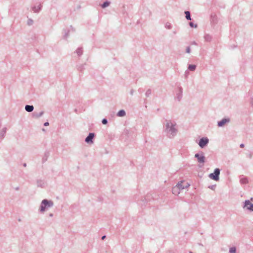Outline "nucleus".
Wrapping results in <instances>:
<instances>
[{
	"mask_svg": "<svg viewBox=\"0 0 253 253\" xmlns=\"http://www.w3.org/2000/svg\"><path fill=\"white\" fill-rule=\"evenodd\" d=\"M83 52V48L82 47H79L76 50V53L78 56H81L82 55Z\"/></svg>",
	"mask_w": 253,
	"mask_h": 253,
	"instance_id": "2eb2a0df",
	"label": "nucleus"
},
{
	"mask_svg": "<svg viewBox=\"0 0 253 253\" xmlns=\"http://www.w3.org/2000/svg\"><path fill=\"white\" fill-rule=\"evenodd\" d=\"M110 4V2H109V1H105L104 2L102 5H101V7L103 8H104L107 6H108Z\"/></svg>",
	"mask_w": 253,
	"mask_h": 253,
	"instance_id": "4be33fe9",
	"label": "nucleus"
},
{
	"mask_svg": "<svg viewBox=\"0 0 253 253\" xmlns=\"http://www.w3.org/2000/svg\"><path fill=\"white\" fill-rule=\"evenodd\" d=\"M105 238H106V236H105V235H104V236H103L102 237L101 239H102V240H104Z\"/></svg>",
	"mask_w": 253,
	"mask_h": 253,
	"instance_id": "2f4dec72",
	"label": "nucleus"
},
{
	"mask_svg": "<svg viewBox=\"0 0 253 253\" xmlns=\"http://www.w3.org/2000/svg\"><path fill=\"white\" fill-rule=\"evenodd\" d=\"M204 39L207 42H210L211 41L212 38L210 35L207 34L205 36Z\"/></svg>",
	"mask_w": 253,
	"mask_h": 253,
	"instance_id": "f3484780",
	"label": "nucleus"
},
{
	"mask_svg": "<svg viewBox=\"0 0 253 253\" xmlns=\"http://www.w3.org/2000/svg\"><path fill=\"white\" fill-rule=\"evenodd\" d=\"M14 189L16 190V191H18L19 190V187H16L14 188Z\"/></svg>",
	"mask_w": 253,
	"mask_h": 253,
	"instance_id": "c756f323",
	"label": "nucleus"
},
{
	"mask_svg": "<svg viewBox=\"0 0 253 253\" xmlns=\"http://www.w3.org/2000/svg\"><path fill=\"white\" fill-rule=\"evenodd\" d=\"M189 25L191 27L196 28L197 27V25L196 24H194L193 22H190Z\"/></svg>",
	"mask_w": 253,
	"mask_h": 253,
	"instance_id": "393cba45",
	"label": "nucleus"
},
{
	"mask_svg": "<svg viewBox=\"0 0 253 253\" xmlns=\"http://www.w3.org/2000/svg\"><path fill=\"white\" fill-rule=\"evenodd\" d=\"M107 120L106 119H103L102 120V123L103 125H106L107 124Z\"/></svg>",
	"mask_w": 253,
	"mask_h": 253,
	"instance_id": "bb28decb",
	"label": "nucleus"
},
{
	"mask_svg": "<svg viewBox=\"0 0 253 253\" xmlns=\"http://www.w3.org/2000/svg\"><path fill=\"white\" fill-rule=\"evenodd\" d=\"M49 216L50 217H52V216H53V214H52V213H50V214H49Z\"/></svg>",
	"mask_w": 253,
	"mask_h": 253,
	"instance_id": "473e14b6",
	"label": "nucleus"
},
{
	"mask_svg": "<svg viewBox=\"0 0 253 253\" xmlns=\"http://www.w3.org/2000/svg\"><path fill=\"white\" fill-rule=\"evenodd\" d=\"M183 88L181 86H177L175 92V98L177 101H180L182 98Z\"/></svg>",
	"mask_w": 253,
	"mask_h": 253,
	"instance_id": "423d86ee",
	"label": "nucleus"
},
{
	"mask_svg": "<svg viewBox=\"0 0 253 253\" xmlns=\"http://www.w3.org/2000/svg\"><path fill=\"white\" fill-rule=\"evenodd\" d=\"M189 186L190 184L184 181H181L172 188V192L174 195L177 196L184 189L187 188Z\"/></svg>",
	"mask_w": 253,
	"mask_h": 253,
	"instance_id": "f03ea898",
	"label": "nucleus"
},
{
	"mask_svg": "<svg viewBox=\"0 0 253 253\" xmlns=\"http://www.w3.org/2000/svg\"><path fill=\"white\" fill-rule=\"evenodd\" d=\"M126 115V112L125 110H120L118 113H117V116L118 117H124Z\"/></svg>",
	"mask_w": 253,
	"mask_h": 253,
	"instance_id": "4468645a",
	"label": "nucleus"
},
{
	"mask_svg": "<svg viewBox=\"0 0 253 253\" xmlns=\"http://www.w3.org/2000/svg\"><path fill=\"white\" fill-rule=\"evenodd\" d=\"M188 68L191 71H194L196 68V66L195 65H189Z\"/></svg>",
	"mask_w": 253,
	"mask_h": 253,
	"instance_id": "dca6fc26",
	"label": "nucleus"
},
{
	"mask_svg": "<svg viewBox=\"0 0 253 253\" xmlns=\"http://www.w3.org/2000/svg\"><path fill=\"white\" fill-rule=\"evenodd\" d=\"M26 166V164H25L24 165V166H25V167Z\"/></svg>",
	"mask_w": 253,
	"mask_h": 253,
	"instance_id": "e433bc0d",
	"label": "nucleus"
},
{
	"mask_svg": "<svg viewBox=\"0 0 253 253\" xmlns=\"http://www.w3.org/2000/svg\"><path fill=\"white\" fill-rule=\"evenodd\" d=\"M240 182L242 184H247L248 182V179L246 177H243L240 179Z\"/></svg>",
	"mask_w": 253,
	"mask_h": 253,
	"instance_id": "a211bd4d",
	"label": "nucleus"
},
{
	"mask_svg": "<svg viewBox=\"0 0 253 253\" xmlns=\"http://www.w3.org/2000/svg\"><path fill=\"white\" fill-rule=\"evenodd\" d=\"M230 122V119L228 118H223L221 121L217 122V126L218 127H223L225 125Z\"/></svg>",
	"mask_w": 253,
	"mask_h": 253,
	"instance_id": "1a4fd4ad",
	"label": "nucleus"
},
{
	"mask_svg": "<svg viewBox=\"0 0 253 253\" xmlns=\"http://www.w3.org/2000/svg\"><path fill=\"white\" fill-rule=\"evenodd\" d=\"M195 158L197 159L198 163L201 165V166H204L206 162V157L203 152L201 151L196 153L195 155Z\"/></svg>",
	"mask_w": 253,
	"mask_h": 253,
	"instance_id": "20e7f679",
	"label": "nucleus"
},
{
	"mask_svg": "<svg viewBox=\"0 0 253 253\" xmlns=\"http://www.w3.org/2000/svg\"><path fill=\"white\" fill-rule=\"evenodd\" d=\"M173 33L174 34H176V31H173Z\"/></svg>",
	"mask_w": 253,
	"mask_h": 253,
	"instance_id": "c9c22d12",
	"label": "nucleus"
},
{
	"mask_svg": "<svg viewBox=\"0 0 253 253\" xmlns=\"http://www.w3.org/2000/svg\"><path fill=\"white\" fill-rule=\"evenodd\" d=\"M133 90H131V91H130V94H131V95H132V94H133Z\"/></svg>",
	"mask_w": 253,
	"mask_h": 253,
	"instance_id": "72a5a7b5",
	"label": "nucleus"
},
{
	"mask_svg": "<svg viewBox=\"0 0 253 253\" xmlns=\"http://www.w3.org/2000/svg\"><path fill=\"white\" fill-rule=\"evenodd\" d=\"M94 133H89L88 135L85 139V141L86 143L88 144H92L93 139L94 137Z\"/></svg>",
	"mask_w": 253,
	"mask_h": 253,
	"instance_id": "9d476101",
	"label": "nucleus"
},
{
	"mask_svg": "<svg viewBox=\"0 0 253 253\" xmlns=\"http://www.w3.org/2000/svg\"><path fill=\"white\" fill-rule=\"evenodd\" d=\"M192 44H195V45L197 44V43L195 42H194Z\"/></svg>",
	"mask_w": 253,
	"mask_h": 253,
	"instance_id": "f704fd0d",
	"label": "nucleus"
},
{
	"mask_svg": "<svg viewBox=\"0 0 253 253\" xmlns=\"http://www.w3.org/2000/svg\"><path fill=\"white\" fill-rule=\"evenodd\" d=\"M42 7V4L40 3H39L37 5L33 6L32 7V9L34 12L38 13L41 10Z\"/></svg>",
	"mask_w": 253,
	"mask_h": 253,
	"instance_id": "9b49d317",
	"label": "nucleus"
},
{
	"mask_svg": "<svg viewBox=\"0 0 253 253\" xmlns=\"http://www.w3.org/2000/svg\"><path fill=\"white\" fill-rule=\"evenodd\" d=\"M7 130L6 127H3L0 131V139H3L6 134Z\"/></svg>",
	"mask_w": 253,
	"mask_h": 253,
	"instance_id": "f8f14e48",
	"label": "nucleus"
},
{
	"mask_svg": "<svg viewBox=\"0 0 253 253\" xmlns=\"http://www.w3.org/2000/svg\"><path fill=\"white\" fill-rule=\"evenodd\" d=\"M209 142V139L207 137H202L199 140L198 144L201 148L205 147Z\"/></svg>",
	"mask_w": 253,
	"mask_h": 253,
	"instance_id": "0eeeda50",
	"label": "nucleus"
},
{
	"mask_svg": "<svg viewBox=\"0 0 253 253\" xmlns=\"http://www.w3.org/2000/svg\"><path fill=\"white\" fill-rule=\"evenodd\" d=\"M185 17L186 18V19L188 20H190L191 19V16H190V12L188 11H186L185 12Z\"/></svg>",
	"mask_w": 253,
	"mask_h": 253,
	"instance_id": "6ab92c4d",
	"label": "nucleus"
},
{
	"mask_svg": "<svg viewBox=\"0 0 253 253\" xmlns=\"http://www.w3.org/2000/svg\"><path fill=\"white\" fill-rule=\"evenodd\" d=\"M43 114V112L42 111V112H40V113H34V116L36 118H40L41 117V116H42V115Z\"/></svg>",
	"mask_w": 253,
	"mask_h": 253,
	"instance_id": "aec40b11",
	"label": "nucleus"
},
{
	"mask_svg": "<svg viewBox=\"0 0 253 253\" xmlns=\"http://www.w3.org/2000/svg\"><path fill=\"white\" fill-rule=\"evenodd\" d=\"M165 27L167 29H171L172 28V25L170 23L167 22L165 24Z\"/></svg>",
	"mask_w": 253,
	"mask_h": 253,
	"instance_id": "412c9836",
	"label": "nucleus"
},
{
	"mask_svg": "<svg viewBox=\"0 0 253 253\" xmlns=\"http://www.w3.org/2000/svg\"><path fill=\"white\" fill-rule=\"evenodd\" d=\"M229 253H236V248L235 247H233L230 248Z\"/></svg>",
	"mask_w": 253,
	"mask_h": 253,
	"instance_id": "5701e85b",
	"label": "nucleus"
},
{
	"mask_svg": "<svg viewBox=\"0 0 253 253\" xmlns=\"http://www.w3.org/2000/svg\"><path fill=\"white\" fill-rule=\"evenodd\" d=\"M49 125V123L48 122H45L44 124V126H47Z\"/></svg>",
	"mask_w": 253,
	"mask_h": 253,
	"instance_id": "c85d7f7f",
	"label": "nucleus"
},
{
	"mask_svg": "<svg viewBox=\"0 0 253 253\" xmlns=\"http://www.w3.org/2000/svg\"><path fill=\"white\" fill-rule=\"evenodd\" d=\"M220 169L218 168H216L213 173H210L209 177L214 180L218 181L219 179V175L220 174Z\"/></svg>",
	"mask_w": 253,
	"mask_h": 253,
	"instance_id": "39448f33",
	"label": "nucleus"
},
{
	"mask_svg": "<svg viewBox=\"0 0 253 253\" xmlns=\"http://www.w3.org/2000/svg\"><path fill=\"white\" fill-rule=\"evenodd\" d=\"M189 253H193L190 251V252H189Z\"/></svg>",
	"mask_w": 253,
	"mask_h": 253,
	"instance_id": "4c0bfd02",
	"label": "nucleus"
},
{
	"mask_svg": "<svg viewBox=\"0 0 253 253\" xmlns=\"http://www.w3.org/2000/svg\"><path fill=\"white\" fill-rule=\"evenodd\" d=\"M25 109L28 112H31L34 110V106L33 105H27L25 107Z\"/></svg>",
	"mask_w": 253,
	"mask_h": 253,
	"instance_id": "ddd939ff",
	"label": "nucleus"
},
{
	"mask_svg": "<svg viewBox=\"0 0 253 253\" xmlns=\"http://www.w3.org/2000/svg\"><path fill=\"white\" fill-rule=\"evenodd\" d=\"M186 52L187 53H190L191 49H190V47L189 46H188V47H186Z\"/></svg>",
	"mask_w": 253,
	"mask_h": 253,
	"instance_id": "a878e982",
	"label": "nucleus"
},
{
	"mask_svg": "<svg viewBox=\"0 0 253 253\" xmlns=\"http://www.w3.org/2000/svg\"><path fill=\"white\" fill-rule=\"evenodd\" d=\"M34 24V21L32 19H28L27 20V25L29 26H31Z\"/></svg>",
	"mask_w": 253,
	"mask_h": 253,
	"instance_id": "b1692460",
	"label": "nucleus"
},
{
	"mask_svg": "<svg viewBox=\"0 0 253 253\" xmlns=\"http://www.w3.org/2000/svg\"><path fill=\"white\" fill-rule=\"evenodd\" d=\"M150 93H151V92H150V91L148 90V91L146 92V95L147 96H148V95H149V94H150Z\"/></svg>",
	"mask_w": 253,
	"mask_h": 253,
	"instance_id": "cd10ccee",
	"label": "nucleus"
},
{
	"mask_svg": "<svg viewBox=\"0 0 253 253\" xmlns=\"http://www.w3.org/2000/svg\"><path fill=\"white\" fill-rule=\"evenodd\" d=\"M240 147L241 148H243L244 147V144H241L240 145Z\"/></svg>",
	"mask_w": 253,
	"mask_h": 253,
	"instance_id": "7c9ffc66",
	"label": "nucleus"
},
{
	"mask_svg": "<svg viewBox=\"0 0 253 253\" xmlns=\"http://www.w3.org/2000/svg\"><path fill=\"white\" fill-rule=\"evenodd\" d=\"M53 202L51 200L43 199L42 201L39 208V211L41 213H44L47 211L49 209L53 207Z\"/></svg>",
	"mask_w": 253,
	"mask_h": 253,
	"instance_id": "7ed1b4c3",
	"label": "nucleus"
},
{
	"mask_svg": "<svg viewBox=\"0 0 253 253\" xmlns=\"http://www.w3.org/2000/svg\"><path fill=\"white\" fill-rule=\"evenodd\" d=\"M243 208L253 211V204H252L249 200H246L244 202Z\"/></svg>",
	"mask_w": 253,
	"mask_h": 253,
	"instance_id": "6e6552de",
	"label": "nucleus"
},
{
	"mask_svg": "<svg viewBox=\"0 0 253 253\" xmlns=\"http://www.w3.org/2000/svg\"><path fill=\"white\" fill-rule=\"evenodd\" d=\"M164 131L168 138H173L178 132L176 123L173 121L166 120L164 125Z\"/></svg>",
	"mask_w": 253,
	"mask_h": 253,
	"instance_id": "f257e3e1",
	"label": "nucleus"
}]
</instances>
